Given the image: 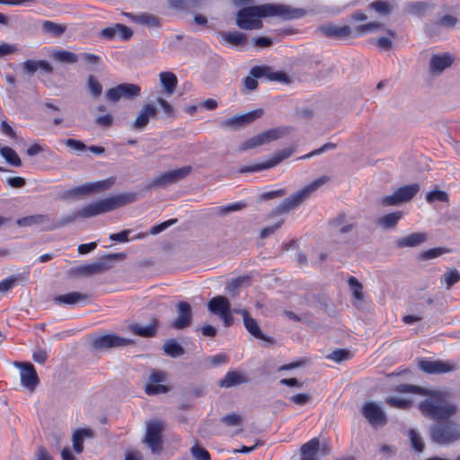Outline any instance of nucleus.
I'll use <instances>...</instances> for the list:
<instances>
[{
    "instance_id": "f257e3e1",
    "label": "nucleus",
    "mask_w": 460,
    "mask_h": 460,
    "mask_svg": "<svg viewBox=\"0 0 460 460\" xmlns=\"http://www.w3.org/2000/svg\"><path fill=\"white\" fill-rule=\"evenodd\" d=\"M395 391L402 394L410 393L429 396V399H426L419 404V409L425 417L430 420H447L457 411L456 405L442 404V402L448 397V394L445 392L429 390L409 384L397 385Z\"/></svg>"
},
{
    "instance_id": "f03ea898",
    "label": "nucleus",
    "mask_w": 460,
    "mask_h": 460,
    "mask_svg": "<svg viewBox=\"0 0 460 460\" xmlns=\"http://www.w3.org/2000/svg\"><path fill=\"white\" fill-rule=\"evenodd\" d=\"M135 192H125L90 203L78 210L81 218H89L135 202Z\"/></svg>"
},
{
    "instance_id": "7ed1b4c3",
    "label": "nucleus",
    "mask_w": 460,
    "mask_h": 460,
    "mask_svg": "<svg viewBox=\"0 0 460 460\" xmlns=\"http://www.w3.org/2000/svg\"><path fill=\"white\" fill-rule=\"evenodd\" d=\"M328 181V176H322L289 197L284 199L273 210V215L286 214L297 208L311 195V193L316 190L320 186L325 184Z\"/></svg>"
},
{
    "instance_id": "20e7f679",
    "label": "nucleus",
    "mask_w": 460,
    "mask_h": 460,
    "mask_svg": "<svg viewBox=\"0 0 460 460\" xmlns=\"http://www.w3.org/2000/svg\"><path fill=\"white\" fill-rule=\"evenodd\" d=\"M261 17H268L265 4L243 7L237 12L235 23L242 30H260L263 27Z\"/></svg>"
},
{
    "instance_id": "39448f33",
    "label": "nucleus",
    "mask_w": 460,
    "mask_h": 460,
    "mask_svg": "<svg viewBox=\"0 0 460 460\" xmlns=\"http://www.w3.org/2000/svg\"><path fill=\"white\" fill-rule=\"evenodd\" d=\"M126 257L124 253H111L100 258L97 261L90 264H84L76 267L74 271L79 275L90 277L108 271L112 268V262L118 260H123Z\"/></svg>"
},
{
    "instance_id": "423d86ee",
    "label": "nucleus",
    "mask_w": 460,
    "mask_h": 460,
    "mask_svg": "<svg viewBox=\"0 0 460 460\" xmlns=\"http://www.w3.org/2000/svg\"><path fill=\"white\" fill-rule=\"evenodd\" d=\"M290 130L291 128L289 127H279L268 129L243 142L239 146V150L245 151L269 144L288 135Z\"/></svg>"
},
{
    "instance_id": "0eeeda50",
    "label": "nucleus",
    "mask_w": 460,
    "mask_h": 460,
    "mask_svg": "<svg viewBox=\"0 0 460 460\" xmlns=\"http://www.w3.org/2000/svg\"><path fill=\"white\" fill-rule=\"evenodd\" d=\"M430 438L437 444H450L460 439V430L455 423L439 422L430 428Z\"/></svg>"
},
{
    "instance_id": "6e6552de",
    "label": "nucleus",
    "mask_w": 460,
    "mask_h": 460,
    "mask_svg": "<svg viewBox=\"0 0 460 460\" xmlns=\"http://www.w3.org/2000/svg\"><path fill=\"white\" fill-rule=\"evenodd\" d=\"M419 190L420 185L418 183L402 186L394 190L393 194L381 198L380 205L383 207H392L409 202Z\"/></svg>"
},
{
    "instance_id": "1a4fd4ad",
    "label": "nucleus",
    "mask_w": 460,
    "mask_h": 460,
    "mask_svg": "<svg viewBox=\"0 0 460 460\" xmlns=\"http://www.w3.org/2000/svg\"><path fill=\"white\" fill-rule=\"evenodd\" d=\"M164 429V426L162 421L151 420L146 423V431L143 442L155 455L160 454L163 450L162 433Z\"/></svg>"
},
{
    "instance_id": "9d476101",
    "label": "nucleus",
    "mask_w": 460,
    "mask_h": 460,
    "mask_svg": "<svg viewBox=\"0 0 460 460\" xmlns=\"http://www.w3.org/2000/svg\"><path fill=\"white\" fill-rule=\"evenodd\" d=\"M191 172L192 167L190 165L165 172L161 175L153 178L148 185V188H166L169 185L175 184L178 181L185 179L191 173Z\"/></svg>"
},
{
    "instance_id": "9b49d317",
    "label": "nucleus",
    "mask_w": 460,
    "mask_h": 460,
    "mask_svg": "<svg viewBox=\"0 0 460 460\" xmlns=\"http://www.w3.org/2000/svg\"><path fill=\"white\" fill-rule=\"evenodd\" d=\"M267 16H279L283 20H296L305 17L307 11L283 4H265Z\"/></svg>"
},
{
    "instance_id": "f8f14e48",
    "label": "nucleus",
    "mask_w": 460,
    "mask_h": 460,
    "mask_svg": "<svg viewBox=\"0 0 460 460\" xmlns=\"http://www.w3.org/2000/svg\"><path fill=\"white\" fill-rule=\"evenodd\" d=\"M141 93V87L138 84L124 83L109 89L106 92V99L111 102H117L121 98L133 100Z\"/></svg>"
},
{
    "instance_id": "ddd939ff",
    "label": "nucleus",
    "mask_w": 460,
    "mask_h": 460,
    "mask_svg": "<svg viewBox=\"0 0 460 460\" xmlns=\"http://www.w3.org/2000/svg\"><path fill=\"white\" fill-rule=\"evenodd\" d=\"M316 33L328 39L336 40H346L354 38V31L349 25L338 26L332 22H327L316 28Z\"/></svg>"
},
{
    "instance_id": "4468645a",
    "label": "nucleus",
    "mask_w": 460,
    "mask_h": 460,
    "mask_svg": "<svg viewBox=\"0 0 460 460\" xmlns=\"http://www.w3.org/2000/svg\"><path fill=\"white\" fill-rule=\"evenodd\" d=\"M296 151V148L293 146L284 148L277 152L272 157H270L268 161L261 164H256L254 165L250 166H243L239 169L240 173L245 172H259L262 170H267L279 164L283 160L290 157Z\"/></svg>"
},
{
    "instance_id": "2eb2a0df",
    "label": "nucleus",
    "mask_w": 460,
    "mask_h": 460,
    "mask_svg": "<svg viewBox=\"0 0 460 460\" xmlns=\"http://www.w3.org/2000/svg\"><path fill=\"white\" fill-rule=\"evenodd\" d=\"M133 343V341L119 337L115 334L101 335L94 338L91 342L92 347L98 351H103L118 347H126Z\"/></svg>"
},
{
    "instance_id": "dca6fc26",
    "label": "nucleus",
    "mask_w": 460,
    "mask_h": 460,
    "mask_svg": "<svg viewBox=\"0 0 460 460\" xmlns=\"http://www.w3.org/2000/svg\"><path fill=\"white\" fill-rule=\"evenodd\" d=\"M264 113L262 109H256L245 114L234 115L220 122L222 128L236 130L252 124Z\"/></svg>"
},
{
    "instance_id": "f3484780",
    "label": "nucleus",
    "mask_w": 460,
    "mask_h": 460,
    "mask_svg": "<svg viewBox=\"0 0 460 460\" xmlns=\"http://www.w3.org/2000/svg\"><path fill=\"white\" fill-rule=\"evenodd\" d=\"M419 368L429 375L454 372L457 369V364L452 361L420 359L418 362Z\"/></svg>"
},
{
    "instance_id": "a211bd4d",
    "label": "nucleus",
    "mask_w": 460,
    "mask_h": 460,
    "mask_svg": "<svg viewBox=\"0 0 460 460\" xmlns=\"http://www.w3.org/2000/svg\"><path fill=\"white\" fill-rule=\"evenodd\" d=\"M177 317L170 323V327L181 331L190 326L192 322V309L190 305L186 301H180L176 305Z\"/></svg>"
},
{
    "instance_id": "6ab92c4d",
    "label": "nucleus",
    "mask_w": 460,
    "mask_h": 460,
    "mask_svg": "<svg viewBox=\"0 0 460 460\" xmlns=\"http://www.w3.org/2000/svg\"><path fill=\"white\" fill-rule=\"evenodd\" d=\"M13 365L21 369L22 385L30 391H33L40 383V378L37 375L34 366L29 362L17 361H15Z\"/></svg>"
},
{
    "instance_id": "aec40b11",
    "label": "nucleus",
    "mask_w": 460,
    "mask_h": 460,
    "mask_svg": "<svg viewBox=\"0 0 460 460\" xmlns=\"http://www.w3.org/2000/svg\"><path fill=\"white\" fill-rule=\"evenodd\" d=\"M361 412L373 427L384 426L387 422L385 413L374 402H366L361 409Z\"/></svg>"
},
{
    "instance_id": "412c9836",
    "label": "nucleus",
    "mask_w": 460,
    "mask_h": 460,
    "mask_svg": "<svg viewBox=\"0 0 460 460\" xmlns=\"http://www.w3.org/2000/svg\"><path fill=\"white\" fill-rule=\"evenodd\" d=\"M453 63V56L447 52L434 54L431 56L429 63V73L433 76L440 75L447 68L450 67Z\"/></svg>"
},
{
    "instance_id": "4be33fe9",
    "label": "nucleus",
    "mask_w": 460,
    "mask_h": 460,
    "mask_svg": "<svg viewBox=\"0 0 460 460\" xmlns=\"http://www.w3.org/2000/svg\"><path fill=\"white\" fill-rule=\"evenodd\" d=\"M243 316V325L247 332L256 339L261 340L268 342L270 345L276 343V341L272 337L265 336L261 332L257 321L252 318L248 311L240 312Z\"/></svg>"
},
{
    "instance_id": "5701e85b",
    "label": "nucleus",
    "mask_w": 460,
    "mask_h": 460,
    "mask_svg": "<svg viewBox=\"0 0 460 460\" xmlns=\"http://www.w3.org/2000/svg\"><path fill=\"white\" fill-rule=\"evenodd\" d=\"M16 224L22 227L38 226H40L44 231H53L52 228H49V226L52 225V219L49 214H37L27 216L19 218L16 221Z\"/></svg>"
},
{
    "instance_id": "b1692460",
    "label": "nucleus",
    "mask_w": 460,
    "mask_h": 460,
    "mask_svg": "<svg viewBox=\"0 0 460 460\" xmlns=\"http://www.w3.org/2000/svg\"><path fill=\"white\" fill-rule=\"evenodd\" d=\"M157 115V109L150 103H145L132 123V128L135 130H143L149 123L151 119Z\"/></svg>"
},
{
    "instance_id": "393cba45",
    "label": "nucleus",
    "mask_w": 460,
    "mask_h": 460,
    "mask_svg": "<svg viewBox=\"0 0 460 460\" xmlns=\"http://www.w3.org/2000/svg\"><path fill=\"white\" fill-rule=\"evenodd\" d=\"M251 75L253 77L264 76L270 81H278L285 84L290 83L288 75L283 72L272 71L269 66H255L250 70Z\"/></svg>"
},
{
    "instance_id": "a878e982",
    "label": "nucleus",
    "mask_w": 460,
    "mask_h": 460,
    "mask_svg": "<svg viewBox=\"0 0 460 460\" xmlns=\"http://www.w3.org/2000/svg\"><path fill=\"white\" fill-rule=\"evenodd\" d=\"M427 239L428 235L426 233H411V234L398 238L395 241V246L400 249L416 247L424 243L427 241Z\"/></svg>"
},
{
    "instance_id": "bb28decb",
    "label": "nucleus",
    "mask_w": 460,
    "mask_h": 460,
    "mask_svg": "<svg viewBox=\"0 0 460 460\" xmlns=\"http://www.w3.org/2000/svg\"><path fill=\"white\" fill-rule=\"evenodd\" d=\"M159 325V320L153 318L148 325L142 326L138 323H132L129 325V330L137 336L151 338L156 335Z\"/></svg>"
},
{
    "instance_id": "cd10ccee",
    "label": "nucleus",
    "mask_w": 460,
    "mask_h": 460,
    "mask_svg": "<svg viewBox=\"0 0 460 460\" xmlns=\"http://www.w3.org/2000/svg\"><path fill=\"white\" fill-rule=\"evenodd\" d=\"M208 309L212 314L220 317L231 310V304L227 297L224 296H217L208 301Z\"/></svg>"
},
{
    "instance_id": "c85d7f7f",
    "label": "nucleus",
    "mask_w": 460,
    "mask_h": 460,
    "mask_svg": "<svg viewBox=\"0 0 460 460\" xmlns=\"http://www.w3.org/2000/svg\"><path fill=\"white\" fill-rule=\"evenodd\" d=\"M22 68L23 73L28 75H34L38 69H41L48 74H51L53 72L52 66L46 60L28 59L22 63Z\"/></svg>"
},
{
    "instance_id": "c756f323",
    "label": "nucleus",
    "mask_w": 460,
    "mask_h": 460,
    "mask_svg": "<svg viewBox=\"0 0 460 460\" xmlns=\"http://www.w3.org/2000/svg\"><path fill=\"white\" fill-rule=\"evenodd\" d=\"M248 382V378L238 371H229L224 379L218 382L220 387L229 388Z\"/></svg>"
},
{
    "instance_id": "7c9ffc66",
    "label": "nucleus",
    "mask_w": 460,
    "mask_h": 460,
    "mask_svg": "<svg viewBox=\"0 0 460 460\" xmlns=\"http://www.w3.org/2000/svg\"><path fill=\"white\" fill-rule=\"evenodd\" d=\"M320 450V441L314 438L304 444L300 448L301 460H315Z\"/></svg>"
},
{
    "instance_id": "2f4dec72",
    "label": "nucleus",
    "mask_w": 460,
    "mask_h": 460,
    "mask_svg": "<svg viewBox=\"0 0 460 460\" xmlns=\"http://www.w3.org/2000/svg\"><path fill=\"white\" fill-rule=\"evenodd\" d=\"M159 78L164 93L168 96L174 93L178 84L176 75L172 72H161L159 74Z\"/></svg>"
},
{
    "instance_id": "473e14b6",
    "label": "nucleus",
    "mask_w": 460,
    "mask_h": 460,
    "mask_svg": "<svg viewBox=\"0 0 460 460\" xmlns=\"http://www.w3.org/2000/svg\"><path fill=\"white\" fill-rule=\"evenodd\" d=\"M168 6L176 11L199 9L203 5V0H168Z\"/></svg>"
},
{
    "instance_id": "72a5a7b5",
    "label": "nucleus",
    "mask_w": 460,
    "mask_h": 460,
    "mask_svg": "<svg viewBox=\"0 0 460 460\" xmlns=\"http://www.w3.org/2000/svg\"><path fill=\"white\" fill-rule=\"evenodd\" d=\"M403 213L402 211H395L385 214L377 220L378 226L383 229L390 230L396 227L399 221L402 218Z\"/></svg>"
},
{
    "instance_id": "f704fd0d",
    "label": "nucleus",
    "mask_w": 460,
    "mask_h": 460,
    "mask_svg": "<svg viewBox=\"0 0 460 460\" xmlns=\"http://www.w3.org/2000/svg\"><path fill=\"white\" fill-rule=\"evenodd\" d=\"M218 35L226 42L235 47L243 46L248 41L247 36L239 31H219Z\"/></svg>"
},
{
    "instance_id": "c9c22d12",
    "label": "nucleus",
    "mask_w": 460,
    "mask_h": 460,
    "mask_svg": "<svg viewBox=\"0 0 460 460\" xmlns=\"http://www.w3.org/2000/svg\"><path fill=\"white\" fill-rule=\"evenodd\" d=\"M130 17L134 22L146 26V27H150V28H160L161 27L160 19L152 13H140L137 15L130 14Z\"/></svg>"
},
{
    "instance_id": "e433bc0d",
    "label": "nucleus",
    "mask_w": 460,
    "mask_h": 460,
    "mask_svg": "<svg viewBox=\"0 0 460 460\" xmlns=\"http://www.w3.org/2000/svg\"><path fill=\"white\" fill-rule=\"evenodd\" d=\"M89 295L80 292H70L65 295H59L54 297V301L58 304L75 305L88 299Z\"/></svg>"
},
{
    "instance_id": "4c0bfd02",
    "label": "nucleus",
    "mask_w": 460,
    "mask_h": 460,
    "mask_svg": "<svg viewBox=\"0 0 460 460\" xmlns=\"http://www.w3.org/2000/svg\"><path fill=\"white\" fill-rule=\"evenodd\" d=\"M93 431L90 429H80L73 434V448L75 453L80 454L84 450V438H93Z\"/></svg>"
},
{
    "instance_id": "58836bf2",
    "label": "nucleus",
    "mask_w": 460,
    "mask_h": 460,
    "mask_svg": "<svg viewBox=\"0 0 460 460\" xmlns=\"http://www.w3.org/2000/svg\"><path fill=\"white\" fill-rule=\"evenodd\" d=\"M386 36L379 37L378 39H376L374 41L375 46L381 49V50H390L394 48V39L396 38L397 34L396 31L392 29L386 30Z\"/></svg>"
},
{
    "instance_id": "ea45409f",
    "label": "nucleus",
    "mask_w": 460,
    "mask_h": 460,
    "mask_svg": "<svg viewBox=\"0 0 460 460\" xmlns=\"http://www.w3.org/2000/svg\"><path fill=\"white\" fill-rule=\"evenodd\" d=\"M91 193L92 189L88 186V183H85L64 191L61 194L60 199L65 200L75 199L77 197L85 196Z\"/></svg>"
},
{
    "instance_id": "a19ab883",
    "label": "nucleus",
    "mask_w": 460,
    "mask_h": 460,
    "mask_svg": "<svg viewBox=\"0 0 460 460\" xmlns=\"http://www.w3.org/2000/svg\"><path fill=\"white\" fill-rule=\"evenodd\" d=\"M164 351L172 358H178L185 353L184 348L174 339L167 340L164 344Z\"/></svg>"
},
{
    "instance_id": "79ce46f5",
    "label": "nucleus",
    "mask_w": 460,
    "mask_h": 460,
    "mask_svg": "<svg viewBox=\"0 0 460 460\" xmlns=\"http://www.w3.org/2000/svg\"><path fill=\"white\" fill-rule=\"evenodd\" d=\"M394 5H395L394 1L391 2V1L377 0V1L372 2L369 4V7L382 15H388L394 10Z\"/></svg>"
},
{
    "instance_id": "37998d69",
    "label": "nucleus",
    "mask_w": 460,
    "mask_h": 460,
    "mask_svg": "<svg viewBox=\"0 0 460 460\" xmlns=\"http://www.w3.org/2000/svg\"><path fill=\"white\" fill-rule=\"evenodd\" d=\"M0 154L9 164L15 167L22 166V160L13 148L9 146H3L0 148Z\"/></svg>"
},
{
    "instance_id": "c03bdc74",
    "label": "nucleus",
    "mask_w": 460,
    "mask_h": 460,
    "mask_svg": "<svg viewBox=\"0 0 460 460\" xmlns=\"http://www.w3.org/2000/svg\"><path fill=\"white\" fill-rule=\"evenodd\" d=\"M51 57L60 63L74 64L78 60V57L75 53L68 50H57L53 52Z\"/></svg>"
},
{
    "instance_id": "a18cd8bd",
    "label": "nucleus",
    "mask_w": 460,
    "mask_h": 460,
    "mask_svg": "<svg viewBox=\"0 0 460 460\" xmlns=\"http://www.w3.org/2000/svg\"><path fill=\"white\" fill-rule=\"evenodd\" d=\"M86 89L91 93V95L95 99L99 98L102 93V85L98 81V79L93 75H90L87 77Z\"/></svg>"
},
{
    "instance_id": "49530a36",
    "label": "nucleus",
    "mask_w": 460,
    "mask_h": 460,
    "mask_svg": "<svg viewBox=\"0 0 460 460\" xmlns=\"http://www.w3.org/2000/svg\"><path fill=\"white\" fill-rule=\"evenodd\" d=\"M384 23L378 22H371L366 24L358 25L354 31L355 37L365 35L384 28Z\"/></svg>"
},
{
    "instance_id": "de8ad7c7",
    "label": "nucleus",
    "mask_w": 460,
    "mask_h": 460,
    "mask_svg": "<svg viewBox=\"0 0 460 460\" xmlns=\"http://www.w3.org/2000/svg\"><path fill=\"white\" fill-rule=\"evenodd\" d=\"M348 285L352 292L353 296L358 301H364L363 285L355 277H349Z\"/></svg>"
},
{
    "instance_id": "09e8293b",
    "label": "nucleus",
    "mask_w": 460,
    "mask_h": 460,
    "mask_svg": "<svg viewBox=\"0 0 460 460\" xmlns=\"http://www.w3.org/2000/svg\"><path fill=\"white\" fill-rule=\"evenodd\" d=\"M459 280L460 273L456 269L447 270L441 277V281L446 283L447 290H449Z\"/></svg>"
},
{
    "instance_id": "8fccbe9b",
    "label": "nucleus",
    "mask_w": 460,
    "mask_h": 460,
    "mask_svg": "<svg viewBox=\"0 0 460 460\" xmlns=\"http://www.w3.org/2000/svg\"><path fill=\"white\" fill-rule=\"evenodd\" d=\"M246 206H247V204L245 202L239 201V202L230 204L227 206L218 207L217 208L216 214L218 217H225L232 212L242 210V209L245 208Z\"/></svg>"
},
{
    "instance_id": "3c124183",
    "label": "nucleus",
    "mask_w": 460,
    "mask_h": 460,
    "mask_svg": "<svg viewBox=\"0 0 460 460\" xmlns=\"http://www.w3.org/2000/svg\"><path fill=\"white\" fill-rule=\"evenodd\" d=\"M426 200L427 202L432 204L435 201L448 203L449 202V196L447 192L441 190H434L431 191H429L426 194Z\"/></svg>"
},
{
    "instance_id": "603ef678",
    "label": "nucleus",
    "mask_w": 460,
    "mask_h": 460,
    "mask_svg": "<svg viewBox=\"0 0 460 460\" xmlns=\"http://www.w3.org/2000/svg\"><path fill=\"white\" fill-rule=\"evenodd\" d=\"M408 436L411 447L419 453L422 452L424 450L425 445L420 433L415 429H411L408 430Z\"/></svg>"
},
{
    "instance_id": "864d4df0",
    "label": "nucleus",
    "mask_w": 460,
    "mask_h": 460,
    "mask_svg": "<svg viewBox=\"0 0 460 460\" xmlns=\"http://www.w3.org/2000/svg\"><path fill=\"white\" fill-rule=\"evenodd\" d=\"M42 29L46 33H49L53 36H59L65 32L66 26L58 24L51 21H45L42 23Z\"/></svg>"
},
{
    "instance_id": "5fc2aeb1",
    "label": "nucleus",
    "mask_w": 460,
    "mask_h": 460,
    "mask_svg": "<svg viewBox=\"0 0 460 460\" xmlns=\"http://www.w3.org/2000/svg\"><path fill=\"white\" fill-rule=\"evenodd\" d=\"M78 217H80V216L78 215V211H77L73 214L65 216L62 218L58 219V220L52 219V225L49 226V228H52L53 230L62 228L66 226H68V225L74 223Z\"/></svg>"
},
{
    "instance_id": "6e6d98bb",
    "label": "nucleus",
    "mask_w": 460,
    "mask_h": 460,
    "mask_svg": "<svg viewBox=\"0 0 460 460\" xmlns=\"http://www.w3.org/2000/svg\"><path fill=\"white\" fill-rule=\"evenodd\" d=\"M351 357L352 354L349 349H339L327 355L326 358L337 363H341L349 359Z\"/></svg>"
},
{
    "instance_id": "4d7b16f0",
    "label": "nucleus",
    "mask_w": 460,
    "mask_h": 460,
    "mask_svg": "<svg viewBox=\"0 0 460 460\" xmlns=\"http://www.w3.org/2000/svg\"><path fill=\"white\" fill-rule=\"evenodd\" d=\"M115 182V178L111 177L95 182H88V186L92 189V193L102 190H109Z\"/></svg>"
},
{
    "instance_id": "13d9d810",
    "label": "nucleus",
    "mask_w": 460,
    "mask_h": 460,
    "mask_svg": "<svg viewBox=\"0 0 460 460\" xmlns=\"http://www.w3.org/2000/svg\"><path fill=\"white\" fill-rule=\"evenodd\" d=\"M386 403L390 406L399 409H409L412 405V401L402 398L389 397L385 400Z\"/></svg>"
},
{
    "instance_id": "bf43d9fd",
    "label": "nucleus",
    "mask_w": 460,
    "mask_h": 460,
    "mask_svg": "<svg viewBox=\"0 0 460 460\" xmlns=\"http://www.w3.org/2000/svg\"><path fill=\"white\" fill-rule=\"evenodd\" d=\"M145 392L148 395H155L168 393L169 388L166 385L161 384H146L145 386Z\"/></svg>"
},
{
    "instance_id": "052dcab7",
    "label": "nucleus",
    "mask_w": 460,
    "mask_h": 460,
    "mask_svg": "<svg viewBox=\"0 0 460 460\" xmlns=\"http://www.w3.org/2000/svg\"><path fill=\"white\" fill-rule=\"evenodd\" d=\"M447 252H448V250L446 248H443V247L432 248V249H429V250H427V251L421 252L420 255V258L423 261H427V260H430V259L438 257Z\"/></svg>"
},
{
    "instance_id": "680f3d73",
    "label": "nucleus",
    "mask_w": 460,
    "mask_h": 460,
    "mask_svg": "<svg viewBox=\"0 0 460 460\" xmlns=\"http://www.w3.org/2000/svg\"><path fill=\"white\" fill-rule=\"evenodd\" d=\"M20 280V276H12L0 282V293H6Z\"/></svg>"
},
{
    "instance_id": "e2e57ef3",
    "label": "nucleus",
    "mask_w": 460,
    "mask_h": 460,
    "mask_svg": "<svg viewBox=\"0 0 460 460\" xmlns=\"http://www.w3.org/2000/svg\"><path fill=\"white\" fill-rule=\"evenodd\" d=\"M192 456L196 460H210V455L205 448L199 446H194L190 449Z\"/></svg>"
},
{
    "instance_id": "0e129e2a",
    "label": "nucleus",
    "mask_w": 460,
    "mask_h": 460,
    "mask_svg": "<svg viewBox=\"0 0 460 460\" xmlns=\"http://www.w3.org/2000/svg\"><path fill=\"white\" fill-rule=\"evenodd\" d=\"M428 8L429 4L427 2H413L409 4V10L418 15L423 14Z\"/></svg>"
},
{
    "instance_id": "69168bd1",
    "label": "nucleus",
    "mask_w": 460,
    "mask_h": 460,
    "mask_svg": "<svg viewBox=\"0 0 460 460\" xmlns=\"http://www.w3.org/2000/svg\"><path fill=\"white\" fill-rule=\"evenodd\" d=\"M242 420V417L236 413L227 414L221 418V421L228 427L240 425Z\"/></svg>"
},
{
    "instance_id": "338daca9",
    "label": "nucleus",
    "mask_w": 460,
    "mask_h": 460,
    "mask_svg": "<svg viewBox=\"0 0 460 460\" xmlns=\"http://www.w3.org/2000/svg\"><path fill=\"white\" fill-rule=\"evenodd\" d=\"M348 217L345 213H340L335 217L332 218L328 225L331 227H339L341 228L345 224H348Z\"/></svg>"
},
{
    "instance_id": "774afa93",
    "label": "nucleus",
    "mask_w": 460,
    "mask_h": 460,
    "mask_svg": "<svg viewBox=\"0 0 460 460\" xmlns=\"http://www.w3.org/2000/svg\"><path fill=\"white\" fill-rule=\"evenodd\" d=\"M157 103L161 106L167 118H172L174 116V108L165 99L158 97Z\"/></svg>"
}]
</instances>
